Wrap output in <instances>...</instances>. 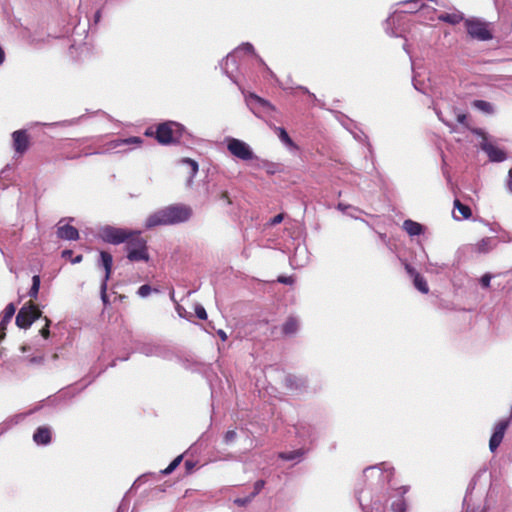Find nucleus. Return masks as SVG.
I'll return each instance as SVG.
<instances>
[{
    "instance_id": "obj_47",
    "label": "nucleus",
    "mask_w": 512,
    "mask_h": 512,
    "mask_svg": "<svg viewBox=\"0 0 512 512\" xmlns=\"http://www.w3.org/2000/svg\"><path fill=\"white\" fill-rule=\"evenodd\" d=\"M235 503L238 505H243L245 503V501L242 499H237V500H235Z\"/></svg>"
},
{
    "instance_id": "obj_7",
    "label": "nucleus",
    "mask_w": 512,
    "mask_h": 512,
    "mask_svg": "<svg viewBox=\"0 0 512 512\" xmlns=\"http://www.w3.org/2000/svg\"><path fill=\"white\" fill-rule=\"evenodd\" d=\"M247 103L256 115L259 113H270L275 111V107L269 101L254 93L249 94L247 97Z\"/></svg>"
},
{
    "instance_id": "obj_3",
    "label": "nucleus",
    "mask_w": 512,
    "mask_h": 512,
    "mask_svg": "<svg viewBox=\"0 0 512 512\" xmlns=\"http://www.w3.org/2000/svg\"><path fill=\"white\" fill-rule=\"evenodd\" d=\"M184 128L181 124L174 121H167L160 123L154 129L149 127L145 131L146 136L155 137L158 143L162 145H168L175 142H179L182 138Z\"/></svg>"
},
{
    "instance_id": "obj_30",
    "label": "nucleus",
    "mask_w": 512,
    "mask_h": 512,
    "mask_svg": "<svg viewBox=\"0 0 512 512\" xmlns=\"http://www.w3.org/2000/svg\"><path fill=\"white\" fill-rule=\"evenodd\" d=\"M236 431L235 430H228L224 435V441L226 444H229L233 442L236 439Z\"/></svg>"
},
{
    "instance_id": "obj_27",
    "label": "nucleus",
    "mask_w": 512,
    "mask_h": 512,
    "mask_svg": "<svg viewBox=\"0 0 512 512\" xmlns=\"http://www.w3.org/2000/svg\"><path fill=\"white\" fill-rule=\"evenodd\" d=\"M183 162L188 164L191 168V177L195 176L198 172V164L196 161L190 159V158H185L183 159Z\"/></svg>"
},
{
    "instance_id": "obj_39",
    "label": "nucleus",
    "mask_w": 512,
    "mask_h": 512,
    "mask_svg": "<svg viewBox=\"0 0 512 512\" xmlns=\"http://www.w3.org/2000/svg\"><path fill=\"white\" fill-rule=\"evenodd\" d=\"M31 363H35V364H41L43 363L44 361V358L42 356H37V357H32L30 358L29 360Z\"/></svg>"
},
{
    "instance_id": "obj_12",
    "label": "nucleus",
    "mask_w": 512,
    "mask_h": 512,
    "mask_svg": "<svg viewBox=\"0 0 512 512\" xmlns=\"http://www.w3.org/2000/svg\"><path fill=\"white\" fill-rule=\"evenodd\" d=\"M15 312H16V306L13 303H9L5 307L1 321H0V338L5 337V335H6L5 331H6L7 325H8V323H10Z\"/></svg>"
},
{
    "instance_id": "obj_35",
    "label": "nucleus",
    "mask_w": 512,
    "mask_h": 512,
    "mask_svg": "<svg viewBox=\"0 0 512 512\" xmlns=\"http://www.w3.org/2000/svg\"><path fill=\"white\" fill-rule=\"evenodd\" d=\"M277 281L279 283L288 284V285H291L294 282V280L291 276H279Z\"/></svg>"
},
{
    "instance_id": "obj_24",
    "label": "nucleus",
    "mask_w": 512,
    "mask_h": 512,
    "mask_svg": "<svg viewBox=\"0 0 512 512\" xmlns=\"http://www.w3.org/2000/svg\"><path fill=\"white\" fill-rule=\"evenodd\" d=\"M183 459L182 455L177 456L169 465L167 468H165L162 473L165 475H168L172 473L181 463Z\"/></svg>"
},
{
    "instance_id": "obj_48",
    "label": "nucleus",
    "mask_w": 512,
    "mask_h": 512,
    "mask_svg": "<svg viewBox=\"0 0 512 512\" xmlns=\"http://www.w3.org/2000/svg\"><path fill=\"white\" fill-rule=\"evenodd\" d=\"M300 89H301L304 93H308V89H307V88L301 87Z\"/></svg>"
},
{
    "instance_id": "obj_41",
    "label": "nucleus",
    "mask_w": 512,
    "mask_h": 512,
    "mask_svg": "<svg viewBox=\"0 0 512 512\" xmlns=\"http://www.w3.org/2000/svg\"><path fill=\"white\" fill-rule=\"evenodd\" d=\"M72 255H73V251L72 250H64L62 252V257L67 258V259L68 258L70 259L72 257Z\"/></svg>"
},
{
    "instance_id": "obj_22",
    "label": "nucleus",
    "mask_w": 512,
    "mask_h": 512,
    "mask_svg": "<svg viewBox=\"0 0 512 512\" xmlns=\"http://www.w3.org/2000/svg\"><path fill=\"white\" fill-rule=\"evenodd\" d=\"M40 283H41V280H40V276L39 275H34L32 277V286L28 292V295L30 296V298L33 300V299H37L38 297V292H39V289H40Z\"/></svg>"
},
{
    "instance_id": "obj_38",
    "label": "nucleus",
    "mask_w": 512,
    "mask_h": 512,
    "mask_svg": "<svg viewBox=\"0 0 512 512\" xmlns=\"http://www.w3.org/2000/svg\"><path fill=\"white\" fill-rule=\"evenodd\" d=\"M457 122H459L460 124H466V121H467V115L464 114V113H461V114H458L457 117Z\"/></svg>"
},
{
    "instance_id": "obj_17",
    "label": "nucleus",
    "mask_w": 512,
    "mask_h": 512,
    "mask_svg": "<svg viewBox=\"0 0 512 512\" xmlns=\"http://www.w3.org/2000/svg\"><path fill=\"white\" fill-rule=\"evenodd\" d=\"M298 330V321L294 317H289L282 326L283 334L292 335Z\"/></svg>"
},
{
    "instance_id": "obj_34",
    "label": "nucleus",
    "mask_w": 512,
    "mask_h": 512,
    "mask_svg": "<svg viewBox=\"0 0 512 512\" xmlns=\"http://www.w3.org/2000/svg\"><path fill=\"white\" fill-rule=\"evenodd\" d=\"M284 219V215L283 214H278L276 216H274L270 221H269V225L270 226H275L277 224H280Z\"/></svg>"
},
{
    "instance_id": "obj_43",
    "label": "nucleus",
    "mask_w": 512,
    "mask_h": 512,
    "mask_svg": "<svg viewBox=\"0 0 512 512\" xmlns=\"http://www.w3.org/2000/svg\"><path fill=\"white\" fill-rule=\"evenodd\" d=\"M243 49H244L245 51H248V52H253V50H254V48H253L252 44H250V43H246V44H244V45H243Z\"/></svg>"
},
{
    "instance_id": "obj_6",
    "label": "nucleus",
    "mask_w": 512,
    "mask_h": 512,
    "mask_svg": "<svg viewBox=\"0 0 512 512\" xmlns=\"http://www.w3.org/2000/svg\"><path fill=\"white\" fill-rule=\"evenodd\" d=\"M227 148H228V151L233 156H235L241 160L248 161V160H252L254 157L253 151L251 150L249 145L239 139H235V138L230 139L228 141Z\"/></svg>"
},
{
    "instance_id": "obj_36",
    "label": "nucleus",
    "mask_w": 512,
    "mask_h": 512,
    "mask_svg": "<svg viewBox=\"0 0 512 512\" xmlns=\"http://www.w3.org/2000/svg\"><path fill=\"white\" fill-rule=\"evenodd\" d=\"M298 455V452L281 453L280 457L284 460H293Z\"/></svg>"
},
{
    "instance_id": "obj_26",
    "label": "nucleus",
    "mask_w": 512,
    "mask_h": 512,
    "mask_svg": "<svg viewBox=\"0 0 512 512\" xmlns=\"http://www.w3.org/2000/svg\"><path fill=\"white\" fill-rule=\"evenodd\" d=\"M43 319L45 321V326L39 331V333L44 339H47L50 336L49 327H50L51 321L47 316H44Z\"/></svg>"
},
{
    "instance_id": "obj_32",
    "label": "nucleus",
    "mask_w": 512,
    "mask_h": 512,
    "mask_svg": "<svg viewBox=\"0 0 512 512\" xmlns=\"http://www.w3.org/2000/svg\"><path fill=\"white\" fill-rule=\"evenodd\" d=\"M218 198L222 201H224L227 205H231L232 204V200L229 196V193L228 191H222L219 193L218 195Z\"/></svg>"
},
{
    "instance_id": "obj_23",
    "label": "nucleus",
    "mask_w": 512,
    "mask_h": 512,
    "mask_svg": "<svg viewBox=\"0 0 512 512\" xmlns=\"http://www.w3.org/2000/svg\"><path fill=\"white\" fill-rule=\"evenodd\" d=\"M276 131L278 133V136L282 142L285 144L292 146L294 143L290 136L288 135L287 131L282 127H276Z\"/></svg>"
},
{
    "instance_id": "obj_33",
    "label": "nucleus",
    "mask_w": 512,
    "mask_h": 512,
    "mask_svg": "<svg viewBox=\"0 0 512 512\" xmlns=\"http://www.w3.org/2000/svg\"><path fill=\"white\" fill-rule=\"evenodd\" d=\"M491 275L486 273L484 274L481 279H480V283L482 285L483 288H488L490 286V281H491Z\"/></svg>"
},
{
    "instance_id": "obj_1",
    "label": "nucleus",
    "mask_w": 512,
    "mask_h": 512,
    "mask_svg": "<svg viewBox=\"0 0 512 512\" xmlns=\"http://www.w3.org/2000/svg\"><path fill=\"white\" fill-rule=\"evenodd\" d=\"M100 235L103 241L107 243L113 245L124 243L127 259L130 262L149 261L147 240L140 231L106 226L101 230Z\"/></svg>"
},
{
    "instance_id": "obj_20",
    "label": "nucleus",
    "mask_w": 512,
    "mask_h": 512,
    "mask_svg": "<svg viewBox=\"0 0 512 512\" xmlns=\"http://www.w3.org/2000/svg\"><path fill=\"white\" fill-rule=\"evenodd\" d=\"M453 204L454 208L462 215V218L469 219L472 216L471 208L463 204L459 199H455Z\"/></svg>"
},
{
    "instance_id": "obj_2",
    "label": "nucleus",
    "mask_w": 512,
    "mask_h": 512,
    "mask_svg": "<svg viewBox=\"0 0 512 512\" xmlns=\"http://www.w3.org/2000/svg\"><path fill=\"white\" fill-rule=\"evenodd\" d=\"M193 214L190 206L185 204H172L150 214L145 227L150 229L156 226H168L188 221Z\"/></svg>"
},
{
    "instance_id": "obj_5",
    "label": "nucleus",
    "mask_w": 512,
    "mask_h": 512,
    "mask_svg": "<svg viewBox=\"0 0 512 512\" xmlns=\"http://www.w3.org/2000/svg\"><path fill=\"white\" fill-rule=\"evenodd\" d=\"M464 25L468 35L472 39L479 41H488L493 38L492 31L489 28V23L480 21L478 19H466Z\"/></svg>"
},
{
    "instance_id": "obj_4",
    "label": "nucleus",
    "mask_w": 512,
    "mask_h": 512,
    "mask_svg": "<svg viewBox=\"0 0 512 512\" xmlns=\"http://www.w3.org/2000/svg\"><path fill=\"white\" fill-rule=\"evenodd\" d=\"M42 317L41 310L33 303L29 301L25 303L16 315V325L21 329L29 328L32 323Z\"/></svg>"
},
{
    "instance_id": "obj_11",
    "label": "nucleus",
    "mask_w": 512,
    "mask_h": 512,
    "mask_svg": "<svg viewBox=\"0 0 512 512\" xmlns=\"http://www.w3.org/2000/svg\"><path fill=\"white\" fill-rule=\"evenodd\" d=\"M407 273L413 277L414 286L422 293L427 294L429 292L428 284L423 276H421L412 266L409 264L405 265Z\"/></svg>"
},
{
    "instance_id": "obj_19",
    "label": "nucleus",
    "mask_w": 512,
    "mask_h": 512,
    "mask_svg": "<svg viewBox=\"0 0 512 512\" xmlns=\"http://www.w3.org/2000/svg\"><path fill=\"white\" fill-rule=\"evenodd\" d=\"M473 107L476 109L482 111L486 114H493L494 113V107L493 105L485 100H474L472 103Z\"/></svg>"
},
{
    "instance_id": "obj_42",
    "label": "nucleus",
    "mask_w": 512,
    "mask_h": 512,
    "mask_svg": "<svg viewBox=\"0 0 512 512\" xmlns=\"http://www.w3.org/2000/svg\"><path fill=\"white\" fill-rule=\"evenodd\" d=\"M397 490H398L399 494L401 496H403L405 493L408 492L409 487L408 486H402V487L398 488Z\"/></svg>"
},
{
    "instance_id": "obj_46",
    "label": "nucleus",
    "mask_w": 512,
    "mask_h": 512,
    "mask_svg": "<svg viewBox=\"0 0 512 512\" xmlns=\"http://www.w3.org/2000/svg\"><path fill=\"white\" fill-rule=\"evenodd\" d=\"M4 60H5V52L2 49V47L0 46V65L4 62Z\"/></svg>"
},
{
    "instance_id": "obj_18",
    "label": "nucleus",
    "mask_w": 512,
    "mask_h": 512,
    "mask_svg": "<svg viewBox=\"0 0 512 512\" xmlns=\"http://www.w3.org/2000/svg\"><path fill=\"white\" fill-rule=\"evenodd\" d=\"M141 139L139 137H129L125 139H116L112 142H110V147L112 149L119 148L124 145H131V144H139L141 143Z\"/></svg>"
},
{
    "instance_id": "obj_9",
    "label": "nucleus",
    "mask_w": 512,
    "mask_h": 512,
    "mask_svg": "<svg viewBox=\"0 0 512 512\" xmlns=\"http://www.w3.org/2000/svg\"><path fill=\"white\" fill-rule=\"evenodd\" d=\"M102 265L105 269V276L103 279V282L101 284V296L104 302L107 301V281L110 278L111 271H112V265H113V258L112 255L106 251H101L100 253Z\"/></svg>"
},
{
    "instance_id": "obj_10",
    "label": "nucleus",
    "mask_w": 512,
    "mask_h": 512,
    "mask_svg": "<svg viewBox=\"0 0 512 512\" xmlns=\"http://www.w3.org/2000/svg\"><path fill=\"white\" fill-rule=\"evenodd\" d=\"M508 426H509V420L499 421L495 425L494 432L489 441V448H490L491 452H495L496 449L501 444Z\"/></svg>"
},
{
    "instance_id": "obj_14",
    "label": "nucleus",
    "mask_w": 512,
    "mask_h": 512,
    "mask_svg": "<svg viewBox=\"0 0 512 512\" xmlns=\"http://www.w3.org/2000/svg\"><path fill=\"white\" fill-rule=\"evenodd\" d=\"M33 440L38 445H47L51 442V430L46 426H41L36 429L33 434Z\"/></svg>"
},
{
    "instance_id": "obj_31",
    "label": "nucleus",
    "mask_w": 512,
    "mask_h": 512,
    "mask_svg": "<svg viewBox=\"0 0 512 512\" xmlns=\"http://www.w3.org/2000/svg\"><path fill=\"white\" fill-rule=\"evenodd\" d=\"M265 486V481L264 480H258L255 482L254 484V491L252 493V497L256 496L257 494H259L261 492V490L264 488Z\"/></svg>"
},
{
    "instance_id": "obj_49",
    "label": "nucleus",
    "mask_w": 512,
    "mask_h": 512,
    "mask_svg": "<svg viewBox=\"0 0 512 512\" xmlns=\"http://www.w3.org/2000/svg\"><path fill=\"white\" fill-rule=\"evenodd\" d=\"M76 157H77V156H71V157H70V156H67L66 158H67V159H74V158H76Z\"/></svg>"
},
{
    "instance_id": "obj_21",
    "label": "nucleus",
    "mask_w": 512,
    "mask_h": 512,
    "mask_svg": "<svg viewBox=\"0 0 512 512\" xmlns=\"http://www.w3.org/2000/svg\"><path fill=\"white\" fill-rule=\"evenodd\" d=\"M439 20L455 25L462 21L463 17L457 13H445L439 16Z\"/></svg>"
},
{
    "instance_id": "obj_16",
    "label": "nucleus",
    "mask_w": 512,
    "mask_h": 512,
    "mask_svg": "<svg viewBox=\"0 0 512 512\" xmlns=\"http://www.w3.org/2000/svg\"><path fill=\"white\" fill-rule=\"evenodd\" d=\"M484 149L487 152L489 158L493 161L500 162V161H503L506 157L505 153L502 150H500L499 148H496L492 145H488Z\"/></svg>"
},
{
    "instance_id": "obj_29",
    "label": "nucleus",
    "mask_w": 512,
    "mask_h": 512,
    "mask_svg": "<svg viewBox=\"0 0 512 512\" xmlns=\"http://www.w3.org/2000/svg\"><path fill=\"white\" fill-rule=\"evenodd\" d=\"M195 313H196V316L199 319H201V320H206L207 319V313H206V310L204 309L203 306L197 305L196 308H195Z\"/></svg>"
},
{
    "instance_id": "obj_40",
    "label": "nucleus",
    "mask_w": 512,
    "mask_h": 512,
    "mask_svg": "<svg viewBox=\"0 0 512 512\" xmlns=\"http://www.w3.org/2000/svg\"><path fill=\"white\" fill-rule=\"evenodd\" d=\"M194 466H195L194 462H192V461H190V460H187V461L185 462V467H186V470H187L188 472H190V471L194 468Z\"/></svg>"
},
{
    "instance_id": "obj_28",
    "label": "nucleus",
    "mask_w": 512,
    "mask_h": 512,
    "mask_svg": "<svg viewBox=\"0 0 512 512\" xmlns=\"http://www.w3.org/2000/svg\"><path fill=\"white\" fill-rule=\"evenodd\" d=\"M151 291H152V288L148 284H144L139 287L138 294L141 297H147L148 295H150Z\"/></svg>"
},
{
    "instance_id": "obj_37",
    "label": "nucleus",
    "mask_w": 512,
    "mask_h": 512,
    "mask_svg": "<svg viewBox=\"0 0 512 512\" xmlns=\"http://www.w3.org/2000/svg\"><path fill=\"white\" fill-rule=\"evenodd\" d=\"M507 189L510 193H512V168L508 171V179L506 183Z\"/></svg>"
},
{
    "instance_id": "obj_8",
    "label": "nucleus",
    "mask_w": 512,
    "mask_h": 512,
    "mask_svg": "<svg viewBox=\"0 0 512 512\" xmlns=\"http://www.w3.org/2000/svg\"><path fill=\"white\" fill-rule=\"evenodd\" d=\"M13 148L16 153L23 155L30 147V136L26 130H17L12 133Z\"/></svg>"
},
{
    "instance_id": "obj_15",
    "label": "nucleus",
    "mask_w": 512,
    "mask_h": 512,
    "mask_svg": "<svg viewBox=\"0 0 512 512\" xmlns=\"http://www.w3.org/2000/svg\"><path fill=\"white\" fill-rule=\"evenodd\" d=\"M403 228L410 236H417L423 232L422 225L410 219L404 221Z\"/></svg>"
},
{
    "instance_id": "obj_25",
    "label": "nucleus",
    "mask_w": 512,
    "mask_h": 512,
    "mask_svg": "<svg viewBox=\"0 0 512 512\" xmlns=\"http://www.w3.org/2000/svg\"><path fill=\"white\" fill-rule=\"evenodd\" d=\"M393 512H406V503L404 499L394 501L391 505Z\"/></svg>"
},
{
    "instance_id": "obj_45",
    "label": "nucleus",
    "mask_w": 512,
    "mask_h": 512,
    "mask_svg": "<svg viewBox=\"0 0 512 512\" xmlns=\"http://www.w3.org/2000/svg\"><path fill=\"white\" fill-rule=\"evenodd\" d=\"M83 259V256L82 255H77L75 258L71 259V262L73 264H76V263H80Z\"/></svg>"
},
{
    "instance_id": "obj_44",
    "label": "nucleus",
    "mask_w": 512,
    "mask_h": 512,
    "mask_svg": "<svg viewBox=\"0 0 512 512\" xmlns=\"http://www.w3.org/2000/svg\"><path fill=\"white\" fill-rule=\"evenodd\" d=\"M217 334L223 341L227 340V334L223 330H218Z\"/></svg>"
},
{
    "instance_id": "obj_13",
    "label": "nucleus",
    "mask_w": 512,
    "mask_h": 512,
    "mask_svg": "<svg viewBox=\"0 0 512 512\" xmlns=\"http://www.w3.org/2000/svg\"><path fill=\"white\" fill-rule=\"evenodd\" d=\"M57 236L65 240H77L79 238L78 230L69 224L57 227Z\"/></svg>"
}]
</instances>
